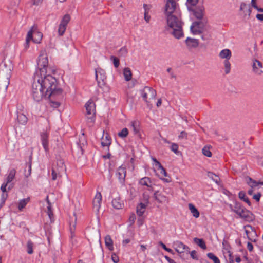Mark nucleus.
<instances>
[{
	"label": "nucleus",
	"instance_id": "1",
	"mask_svg": "<svg viewBox=\"0 0 263 263\" xmlns=\"http://www.w3.org/2000/svg\"><path fill=\"white\" fill-rule=\"evenodd\" d=\"M34 78L45 89V95L50 98L61 94L62 90L57 88V81L52 76L35 72Z\"/></svg>",
	"mask_w": 263,
	"mask_h": 263
},
{
	"label": "nucleus",
	"instance_id": "2",
	"mask_svg": "<svg viewBox=\"0 0 263 263\" xmlns=\"http://www.w3.org/2000/svg\"><path fill=\"white\" fill-rule=\"evenodd\" d=\"M167 24L170 29H172L171 34L177 39H180L184 35L182 22L179 14H174L166 16Z\"/></svg>",
	"mask_w": 263,
	"mask_h": 263
},
{
	"label": "nucleus",
	"instance_id": "3",
	"mask_svg": "<svg viewBox=\"0 0 263 263\" xmlns=\"http://www.w3.org/2000/svg\"><path fill=\"white\" fill-rule=\"evenodd\" d=\"M45 90L36 79L33 78L32 84V96L34 101L40 102L44 98H50V97L45 95Z\"/></svg>",
	"mask_w": 263,
	"mask_h": 263
},
{
	"label": "nucleus",
	"instance_id": "4",
	"mask_svg": "<svg viewBox=\"0 0 263 263\" xmlns=\"http://www.w3.org/2000/svg\"><path fill=\"white\" fill-rule=\"evenodd\" d=\"M86 119L88 123H93L95 120L96 105L95 103L89 100L85 104Z\"/></svg>",
	"mask_w": 263,
	"mask_h": 263
},
{
	"label": "nucleus",
	"instance_id": "5",
	"mask_svg": "<svg viewBox=\"0 0 263 263\" xmlns=\"http://www.w3.org/2000/svg\"><path fill=\"white\" fill-rule=\"evenodd\" d=\"M48 65V60L46 54H41L39 58L37 63L38 70L36 72L40 73H46V68Z\"/></svg>",
	"mask_w": 263,
	"mask_h": 263
},
{
	"label": "nucleus",
	"instance_id": "6",
	"mask_svg": "<svg viewBox=\"0 0 263 263\" xmlns=\"http://www.w3.org/2000/svg\"><path fill=\"white\" fill-rule=\"evenodd\" d=\"M207 21L205 19L193 22L190 28L192 32L194 34H199L201 33Z\"/></svg>",
	"mask_w": 263,
	"mask_h": 263
},
{
	"label": "nucleus",
	"instance_id": "7",
	"mask_svg": "<svg viewBox=\"0 0 263 263\" xmlns=\"http://www.w3.org/2000/svg\"><path fill=\"white\" fill-rule=\"evenodd\" d=\"M140 93L143 99L147 103H148V100L154 99L156 96V91L153 88L149 87H145L140 91Z\"/></svg>",
	"mask_w": 263,
	"mask_h": 263
},
{
	"label": "nucleus",
	"instance_id": "8",
	"mask_svg": "<svg viewBox=\"0 0 263 263\" xmlns=\"http://www.w3.org/2000/svg\"><path fill=\"white\" fill-rule=\"evenodd\" d=\"M12 64L10 60H4L0 64V74L11 76Z\"/></svg>",
	"mask_w": 263,
	"mask_h": 263
},
{
	"label": "nucleus",
	"instance_id": "9",
	"mask_svg": "<svg viewBox=\"0 0 263 263\" xmlns=\"http://www.w3.org/2000/svg\"><path fill=\"white\" fill-rule=\"evenodd\" d=\"M176 0H166L165 5V14L166 16L170 14H176Z\"/></svg>",
	"mask_w": 263,
	"mask_h": 263
},
{
	"label": "nucleus",
	"instance_id": "10",
	"mask_svg": "<svg viewBox=\"0 0 263 263\" xmlns=\"http://www.w3.org/2000/svg\"><path fill=\"white\" fill-rule=\"evenodd\" d=\"M70 19V15L68 14H66L62 17L58 28V33L60 36H62L64 34Z\"/></svg>",
	"mask_w": 263,
	"mask_h": 263
},
{
	"label": "nucleus",
	"instance_id": "11",
	"mask_svg": "<svg viewBox=\"0 0 263 263\" xmlns=\"http://www.w3.org/2000/svg\"><path fill=\"white\" fill-rule=\"evenodd\" d=\"M106 79L105 72L103 69L98 68L96 70V79L99 87L102 88L105 85Z\"/></svg>",
	"mask_w": 263,
	"mask_h": 263
},
{
	"label": "nucleus",
	"instance_id": "12",
	"mask_svg": "<svg viewBox=\"0 0 263 263\" xmlns=\"http://www.w3.org/2000/svg\"><path fill=\"white\" fill-rule=\"evenodd\" d=\"M126 175V171L125 167L121 166L117 169L116 175L117 176L120 183L122 185L124 184Z\"/></svg>",
	"mask_w": 263,
	"mask_h": 263
},
{
	"label": "nucleus",
	"instance_id": "13",
	"mask_svg": "<svg viewBox=\"0 0 263 263\" xmlns=\"http://www.w3.org/2000/svg\"><path fill=\"white\" fill-rule=\"evenodd\" d=\"M11 76L0 74V90L6 91L8 87Z\"/></svg>",
	"mask_w": 263,
	"mask_h": 263
},
{
	"label": "nucleus",
	"instance_id": "14",
	"mask_svg": "<svg viewBox=\"0 0 263 263\" xmlns=\"http://www.w3.org/2000/svg\"><path fill=\"white\" fill-rule=\"evenodd\" d=\"M102 201V195L100 192H97L93 200V210L96 212H98L101 206Z\"/></svg>",
	"mask_w": 263,
	"mask_h": 263
},
{
	"label": "nucleus",
	"instance_id": "15",
	"mask_svg": "<svg viewBox=\"0 0 263 263\" xmlns=\"http://www.w3.org/2000/svg\"><path fill=\"white\" fill-rule=\"evenodd\" d=\"M40 136L42 145L47 152L49 150V133L47 132H43L41 133Z\"/></svg>",
	"mask_w": 263,
	"mask_h": 263
},
{
	"label": "nucleus",
	"instance_id": "16",
	"mask_svg": "<svg viewBox=\"0 0 263 263\" xmlns=\"http://www.w3.org/2000/svg\"><path fill=\"white\" fill-rule=\"evenodd\" d=\"M262 67V63L260 61L256 59L253 60L252 69L255 74L260 75L263 72Z\"/></svg>",
	"mask_w": 263,
	"mask_h": 263
},
{
	"label": "nucleus",
	"instance_id": "17",
	"mask_svg": "<svg viewBox=\"0 0 263 263\" xmlns=\"http://www.w3.org/2000/svg\"><path fill=\"white\" fill-rule=\"evenodd\" d=\"M175 250L178 253H183L185 251L189 252L190 248L182 242L177 241L174 243Z\"/></svg>",
	"mask_w": 263,
	"mask_h": 263
},
{
	"label": "nucleus",
	"instance_id": "18",
	"mask_svg": "<svg viewBox=\"0 0 263 263\" xmlns=\"http://www.w3.org/2000/svg\"><path fill=\"white\" fill-rule=\"evenodd\" d=\"M154 197L155 199L159 203H164L165 202H168V199L167 197L161 193H160L159 191H156L154 193Z\"/></svg>",
	"mask_w": 263,
	"mask_h": 263
},
{
	"label": "nucleus",
	"instance_id": "19",
	"mask_svg": "<svg viewBox=\"0 0 263 263\" xmlns=\"http://www.w3.org/2000/svg\"><path fill=\"white\" fill-rule=\"evenodd\" d=\"M185 43L189 49L195 48L199 45V42L197 39L187 37L185 40Z\"/></svg>",
	"mask_w": 263,
	"mask_h": 263
},
{
	"label": "nucleus",
	"instance_id": "20",
	"mask_svg": "<svg viewBox=\"0 0 263 263\" xmlns=\"http://www.w3.org/2000/svg\"><path fill=\"white\" fill-rule=\"evenodd\" d=\"M204 8L203 6H199L196 8L194 10V14L196 18L199 20H202Z\"/></svg>",
	"mask_w": 263,
	"mask_h": 263
},
{
	"label": "nucleus",
	"instance_id": "21",
	"mask_svg": "<svg viewBox=\"0 0 263 263\" xmlns=\"http://www.w3.org/2000/svg\"><path fill=\"white\" fill-rule=\"evenodd\" d=\"M241 218L248 222H251L255 219V216L251 212L246 209L243 211Z\"/></svg>",
	"mask_w": 263,
	"mask_h": 263
},
{
	"label": "nucleus",
	"instance_id": "22",
	"mask_svg": "<svg viewBox=\"0 0 263 263\" xmlns=\"http://www.w3.org/2000/svg\"><path fill=\"white\" fill-rule=\"evenodd\" d=\"M249 228L251 229V233L249 234L248 239L253 242H255L256 239V232L254 228L250 225H247L244 226V229Z\"/></svg>",
	"mask_w": 263,
	"mask_h": 263
},
{
	"label": "nucleus",
	"instance_id": "23",
	"mask_svg": "<svg viewBox=\"0 0 263 263\" xmlns=\"http://www.w3.org/2000/svg\"><path fill=\"white\" fill-rule=\"evenodd\" d=\"M112 205L115 209H121L123 207L124 203L123 201L121 200L120 197H117L113 199Z\"/></svg>",
	"mask_w": 263,
	"mask_h": 263
},
{
	"label": "nucleus",
	"instance_id": "24",
	"mask_svg": "<svg viewBox=\"0 0 263 263\" xmlns=\"http://www.w3.org/2000/svg\"><path fill=\"white\" fill-rule=\"evenodd\" d=\"M17 120L18 122L22 125H25L28 121L26 116L24 113L19 111L17 112Z\"/></svg>",
	"mask_w": 263,
	"mask_h": 263
},
{
	"label": "nucleus",
	"instance_id": "25",
	"mask_svg": "<svg viewBox=\"0 0 263 263\" xmlns=\"http://www.w3.org/2000/svg\"><path fill=\"white\" fill-rule=\"evenodd\" d=\"M219 56L221 59L229 60L232 56V52L229 49H223L220 52Z\"/></svg>",
	"mask_w": 263,
	"mask_h": 263
},
{
	"label": "nucleus",
	"instance_id": "26",
	"mask_svg": "<svg viewBox=\"0 0 263 263\" xmlns=\"http://www.w3.org/2000/svg\"><path fill=\"white\" fill-rule=\"evenodd\" d=\"M147 206V205L142 202L140 203L137 206L136 212L137 215L139 216H142Z\"/></svg>",
	"mask_w": 263,
	"mask_h": 263
},
{
	"label": "nucleus",
	"instance_id": "27",
	"mask_svg": "<svg viewBox=\"0 0 263 263\" xmlns=\"http://www.w3.org/2000/svg\"><path fill=\"white\" fill-rule=\"evenodd\" d=\"M246 182L250 188L253 189H254L259 186L258 181L253 180L250 177H247L246 178Z\"/></svg>",
	"mask_w": 263,
	"mask_h": 263
},
{
	"label": "nucleus",
	"instance_id": "28",
	"mask_svg": "<svg viewBox=\"0 0 263 263\" xmlns=\"http://www.w3.org/2000/svg\"><path fill=\"white\" fill-rule=\"evenodd\" d=\"M54 167L56 168L59 177L61 176V173L66 170L65 166L64 164V162L62 160L59 161L58 162L57 167Z\"/></svg>",
	"mask_w": 263,
	"mask_h": 263
},
{
	"label": "nucleus",
	"instance_id": "29",
	"mask_svg": "<svg viewBox=\"0 0 263 263\" xmlns=\"http://www.w3.org/2000/svg\"><path fill=\"white\" fill-rule=\"evenodd\" d=\"M105 243L108 249L112 251L114 249L113 241L109 235H107L105 237Z\"/></svg>",
	"mask_w": 263,
	"mask_h": 263
},
{
	"label": "nucleus",
	"instance_id": "30",
	"mask_svg": "<svg viewBox=\"0 0 263 263\" xmlns=\"http://www.w3.org/2000/svg\"><path fill=\"white\" fill-rule=\"evenodd\" d=\"M123 75L126 81H130L132 78V72L128 67H126L123 69Z\"/></svg>",
	"mask_w": 263,
	"mask_h": 263
},
{
	"label": "nucleus",
	"instance_id": "31",
	"mask_svg": "<svg viewBox=\"0 0 263 263\" xmlns=\"http://www.w3.org/2000/svg\"><path fill=\"white\" fill-rule=\"evenodd\" d=\"M42 34L37 31H34L32 41L35 43H40L42 39Z\"/></svg>",
	"mask_w": 263,
	"mask_h": 263
},
{
	"label": "nucleus",
	"instance_id": "32",
	"mask_svg": "<svg viewBox=\"0 0 263 263\" xmlns=\"http://www.w3.org/2000/svg\"><path fill=\"white\" fill-rule=\"evenodd\" d=\"M16 172L15 169H12L10 171L9 175L6 178V183L9 184L13 181L15 178Z\"/></svg>",
	"mask_w": 263,
	"mask_h": 263
},
{
	"label": "nucleus",
	"instance_id": "33",
	"mask_svg": "<svg viewBox=\"0 0 263 263\" xmlns=\"http://www.w3.org/2000/svg\"><path fill=\"white\" fill-rule=\"evenodd\" d=\"M189 208L194 217L195 218L199 217V212L197 209L193 204L189 203Z\"/></svg>",
	"mask_w": 263,
	"mask_h": 263
},
{
	"label": "nucleus",
	"instance_id": "34",
	"mask_svg": "<svg viewBox=\"0 0 263 263\" xmlns=\"http://www.w3.org/2000/svg\"><path fill=\"white\" fill-rule=\"evenodd\" d=\"M29 201L30 198L29 197L20 200L18 204V209L19 211H22Z\"/></svg>",
	"mask_w": 263,
	"mask_h": 263
},
{
	"label": "nucleus",
	"instance_id": "35",
	"mask_svg": "<svg viewBox=\"0 0 263 263\" xmlns=\"http://www.w3.org/2000/svg\"><path fill=\"white\" fill-rule=\"evenodd\" d=\"M194 242L202 249H206V246L203 239L196 237L194 238Z\"/></svg>",
	"mask_w": 263,
	"mask_h": 263
},
{
	"label": "nucleus",
	"instance_id": "36",
	"mask_svg": "<svg viewBox=\"0 0 263 263\" xmlns=\"http://www.w3.org/2000/svg\"><path fill=\"white\" fill-rule=\"evenodd\" d=\"M207 175L209 178L212 179L216 183H217V184H219L220 178L217 175L213 173V172L209 171L208 172Z\"/></svg>",
	"mask_w": 263,
	"mask_h": 263
},
{
	"label": "nucleus",
	"instance_id": "37",
	"mask_svg": "<svg viewBox=\"0 0 263 263\" xmlns=\"http://www.w3.org/2000/svg\"><path fill=\"white\" fill-rule=\"evenodd\" d=\"M230 207L233 211L235 213H239V211L243 208L241 206V204L239 202H235L234 203V205H233L232 204L230 205Z\"/></svg>",
	"mask_w": 263,
	"mask_h": 263
},
{
	"label": "nucleus",
	"instance_id": "38",
	"mask_svg": "<svg viewBox=\"0 0 263 263\" xmlns=\"http://www.w3.org/2000/svg\"><path fill=\"white\" fill-rule=\"evenodd\" d=\"M239 198L243 200V201H245V202H246L248 205L250 206L251 203V202L250 201L249 199H248V198L246 197V193L245 192L243 191H240L239 193Z\"/></svg>",
	"mask_w": 263,
	"mask_h": 263
},
{
	"label": "nucleus",
	"instance_id": "39",
	"mask_svg": "<svg viewBox=\"0 0 263 263\" xmlns=\"http://www.w3.org/2000/svg\"><path fill=\"white\" fill-rule=\"evenodd\" d=\"M34 28H36V27L35 26H33L32 27L30 31H29L28 33H27V38H26V46H29V41L31 40H32V39L33 37V32H34V31H33V29Z\"/></svg>",
	"mask_w": 263,
	"mask_h": 263
},
{
	"label": "nucleus",
	"instance_id": "40",
	"mask_svg": "<svg viewBox=\"0 0 263 263\" xmlns=\"http://www.w3.org/2000/svg\"><path fill=\"white\" fill-rule=\"evenodd\" d=\"M33 243L31 240H29L27 241V252L29 254H32L33 253Z\"/></svg>",
	"mask_w": 263,
	"mask_h": 263
},
{
	"label": "nucleus",
	"instance_id": "41",
	"mask_svg": "<svg viewBox=\"0 0 263 263\" xmlns=\"http://www.w3.org/2000/svg\"><path fill=\"white\" fill-rule=\"evenodd\" d=\"M224 72L226 74H228L231 70V64L229 60H225L224 61Z\"/></svg>",
	"mask_w": 263,
	"mask_h": 263
},
{
	"label": "nucleus",
	"instance_id": "42",
	"mask_svg": "<svg viewBox=\"0 0 263 263\" xmlns=\"http://www.w3.org/2000/svg\"><path fill=\"white\" fill-rule=\"evenodd\" d=\"M158 167L160 170L159 176H160V178H162V177H163L166 176L167 173H166L165 170L164 168V167L162 166V165L160 163H158Z\"/></svg>",
	"mask_w": 263,
	"mask_h": 263
},
{
	"label": "nucleus",
	"instance_id": "43",
	"mask_svg": "<svg viewBox=\"0 0 263 263\" xmlns=\"http://www.w3.org/2000/svg\"><path fill=\"white\" fill-rule=\"evenodd\" d=\"M202 154L208 157L212 156V153L210 151V146H204L202 149Z\"/></svg>",
	"mask_w": 263,
	"mask_h": 263
},
{
	"label": "nucleus",
	"instance_id": "44",
	"mask_svg": "<svg viewBox=\"0 0 263 263\" xmlns=\"http://www.w3.org/2000/svg\"><path fill=\"white\" fill-rule=\"evenodd\" d=\"M207 256L211 259L213 260L214 263H220V260L218 259V258L213 253H208L207 254Z\"/></svg>",
	"mask_w": 263,
	"mask_h": 263
},
{
	"label": "nucleus",
	"instance_id": "45",
	"mask_svg": "<svg viewBox=\"0 0 263 263\" xmlns=\"http://www.w3.org/2000/svg\"><path fill=\"white\" fill-rule=\"evenodd\" d=\"M132 126L133 129V131L135 134H137L139 133V123L137 121H134L132 122Z\"/></svg>",
	"mask_w": 263,
	"mask_h": 263
},
{
	"label": "nucleus",
	"instance_id": "46",
	"mask_svg": "<svg viewBox=\"0 0 263 263\" xmlns=\"http://www.w3.org/2000/svg\"><path fill=\"white\" fill-rule=\"evenodd\" d=\"M148 182H150L149 178L148 177H144L140 180V184L142 185H145L149 187Z\"/></svg>",
	"mask_w": 263,
	"mask_h": 263
},
{
	"label": "nucleus",
	"instance_id": "47",
	"mask_svg": "<svg viewBox=\"0 0 263 263\" xmlns=\"http://www.w3.org/2000/svg\"><path fill=\"white\" fill-rule=\"evenodd\" d=\"M76 218L74 219V222L73 224L71 223L70 224V231L71 233V238H73L74 236V233L76 229Z\"/></svg>",
	"mask_w": 263,
	"mask_h": 263
},
{
	"label": "nucleus",
	"instance_id": "48",
	"mask_svg": "<svg viewBox=\"0 0 263 263\" xmlns=\"http://www.w3.org/2000/svg\"><path fill=\"white\" fill-rule=\"evenodd\" d=\"M110 144L111 140L107 136H106L105 139H104L103 141L101 142V145L103 147L109 146Z\"/></svg>",
	"mask_w": 263,
	"mask_h": 263
},
{
	"label": "nucleus",
	"instance_id": "49",
	"mask_svg": "<svg viewBox=\"0 0 263 263\" xmlns=\"http://www.w3.org/2000/svg\"><path fill=\"white\" fill-rule=\"evenodd\" d=\"M8 197V194L7 192L2 193L1 195V206L4 205L5 204V201L7 199Z\"/></svg>",
	"mask_w": 263,
	"mask_h": 263
},
{
	"label": "nucleus",
	"instance_id": "50",
	"mask_svg": "<svg viewBox=\"0 0 263 263\" xmlns=\"http://www.w3.org/2000/svg\"><path fill=\"white\" fill-rule=\"evenodd\" d=\"M128 130L127 128H124L118 133V136L121 138H125L128 135Z\"/></svg>",
	"mask_w": 263,
	"mask_h": 263
},
{
	"label": "nucleus",
	"instance_id": "51",
	"mask_svg": "<svg viewBox=\"0 0 263 263\" xmlns=\"http://www.w3.org/2000/svg\"><path fill=\"white\" fill-rule=\"evenodd\" d=\"M110 59L112 61L115 67L116 68L118 67L120 64V61L119 59L112 55L110 57Z\"/></svg>",
	"mask_w": 263,
	"mask_h": 263
},
{
	"label": "nucleus",
	"instance_id": "52",
	"mask_svg": "<svg viewBox=\"0 0 263 263\" xmlns=\"http://www.w3.org/2000/svg\"><path fill=\"white\" fill-rule=\"evenodd\" d=\"M149 196L146 193H143V201L144 202L143 203L146 204L148 205L149 204Z\"/></svg>",
	"mask_w": 263,
	"mask_h": 263
},
{
	"label": "nucleus",
	"instance_id": "53",
	"mask_svg": "<svg viewBox=\"0 0 263 263\" xmlns=\"http://www.w3.org/2000/svg\"><path fill=\"white\" fill-rule=\"evenodd\" d=\"M171 150L175 153V154H177L179 153L178 151V146L177 144L173 143L171 147Z\"/></svg>",
	"mask_w": 263,
	"mask_h": 263
},
{
	"label": "nucleus",
	"instance_id": "54",
	"mask_svg": "<svg viewBox=\"0 0 263 263\" xmlns=\"http://www.w3.org/2000/svg\"><path fill=\"white\" fill-rule=\"evenodd\" d=\"M59 176L58 173L56 170V168L54 167H52V179L53 180H55Z\"/></svg>",
	"mask_w": 263,
	"mask_h": 263
},
{
	"label": "nucleus",
	"instance_id": "55",
	"mask_svg": "<svg viewBox=\"0 0 263 263\" xmlns=\"http://www.w3.org/2000/svg\"><path fill=\"white\" fill-rule=\"evenodd\" d=\"M28 170L27 172L26 171H25L24 174L26 177H28L29 176H30L31 173V164H28Z\"/></svg>",
	"mask_w": 263,
	"mask_h": 263
},
{
	"label": "nucleus",
	"instance_id": "56",
	"mask_svg": "<svg viewBox=\"0 0 263 263\" xmlns=\"http://www.w3.org/2000/svg\"><path fill=\"white\" fill-rule=\"evenodd\" d=\"M152 8V5H147V4H144L143 5V8L144 9V13H149V11L150 10V9Z\"/></svg>",
	"mask_w": 263,
	"mask_h": 263
},
{
	"label": "nucleus",
	"instance_id": "57",
	"mask_svg": "<svg viewBox=\"0 0 263 263\" xmlns=\"http://www.w3.org/2000/svg\"><path fill=\"white\" fill-rule=\"evenodd\" d=\"M187 133L184 131L181 132L180 135L178 136L179 139H187Z\"/></svg>",
	"mask_w": 263,
	"mask_h": 263
},
{
	"label": "nucleus",
	"instance_id": "58",
	"mask_svg": "<svg viewBox=\"0 0 263 263\" xmlns=\"http://www.w3.org/2000/svg\"><path fill=\"white\" fill-rule=\"evenodd\" d=\"M8 184L6 182L2 184V185H1V190L2 192V193L7 192V186Z\"/></svg>",
	"mask_w": 263,
	"mask_h": 263
},
{
	"label": "nucleus",
	"instance_id": "59",
	"mask_svg": "<svg viewBox=\"0 0 263 263\" xmlns=\"http://www.w3.org/2000/svg\"><path fill=\"white\" fill-rule=\"evenodd\" d=\"M159 244L160 245V246L165 250H166V251L168 252H170V253H172L173 252L172 250L170 249V248H168L166 247V246H165V244H164L163 242H159Z\"/></svg>",
	"mask_w": 263,
	"mask_h": 263
},
{
	"label": "nucleus",
	"instance_id": "60",
	"mask_svg": "<svg viewBox=\"0 0 263 263\" xmlns=\"http://www.w3.org/2000/svg\"><path fill=\"white\" fill-rule=\"evenodd\" d=\"M135 219H136L135 214H132L129 218V221L130 222V224H132L134 223Z\"/></svg>",
	"mask_w": 263,
	"mask_h": 263
},
{
	"label": "nucleus",
	"instance_id": "61",
	"mask_svg": "<svg viewBox=\"0 0 263 263\" xmlns=\"http://www.w3.org/2000/svg\"><path fill=\"white\" fill-rule=\"evenodd\" d=\"M111 259L114 263H118L119 261L118 257L115 254L111 255Z\"/></svg>",
	"mask_w": 263,
	"mask_h": 263
},
{
	"label": "nucleus",
	"instance_id": "62",
	"mask_svg": "<svg viewBox=\"0 0 263 263\" xmlns=\"http://www.w3.org/2000/svg\"><path fill=\"white\" fill-rule=\"evenodd\" d=\"M144 18L146 23H149L151 20V16L148 15V13H144Z\"/></svg>",
	"mask_w": 263,
	"mask_h": 263
},
{
	"label": "nucleus",
	"instance_id": "63",
	"mask_svg": "<svg viewBox=\"0 0 263 263\" xmlns=\"http://www.w3.org/2000/svg\"><path fill=\"white\" fill-rule=\"evenodd\" d=\"M50 105L54 108H57L60 106V103L58 102L50 101Z\"/></svg>",
	"mask_w": 263,
	"mask_h": 263
},
{
	"label": "nucleus",
	"instance_id": "64",
	"mask_svg": "<svg viewBox=\"0 0 263 263\" xmlns=\"http://www.w3.org/2000/svg\"><path fill=\"white\" fill-rule=\"evenodd\" d=\"M261 195L260 193H258L256 194H255L253 196V199H254L256 201L258 202L260 200V198L261 197Z\"/></svg>",
	"mask_w": 263,
	"mask_h": 263
}]
</instances>
